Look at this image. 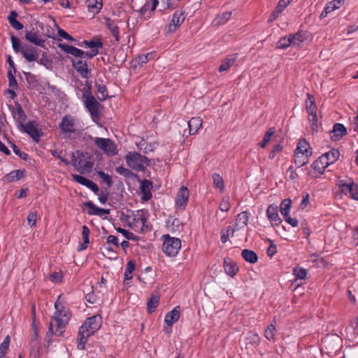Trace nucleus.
Masks as SVG:
<instances>
[{"label": "nucleus", "instance_id": "nucleus-1", "mask_svg": "<svg viewBox=\"0 0 358 358\" xmlns=\"http://www.w3.org/2000/svg\"><path fill=\"white\" fill-rule=\"evenodd\" d=\"M69 317L67 315H57L52 317L49 323L48 331L46 333L45 340L51 341L53 334L62 336L65 331V327L69 322Z\"/></svg>", "mask_w": 358, "mask_h": 358}, {"label": "nucleus", "instance_id": "nucleus-2", "mask_svg": "<svg viewBox=\"0 0 358 358\" xmlns=\"http://www.w3.org/2000/svg\"><path fill=\"white\" fill-rule=\"evenodd\" d=\"M125 159L127 165L137 171H143L150 165V159L136 152H129L127 154Z\"/></svg>", "mask_w": 358, "mask_h": 358}, {"label": "nucleus", "instance_id": "nucleus-3", "mask_svg": "<svg viewBox=\"0 0 358 358\" xmlns=\"http://www.w3.org/2000/svg\"><path fill=\"white\" fill-rule=\"evenodd\" d=\"M162 238L164 241L162 244L163 252L169 257H175L181 248L180 239L171 237L169 234L163 235Z\"/></svg>", "mask_w": 358, "mask_h": 358}, {"label": "nucleus", "instance_id": "nucleus-4", "mask_svg": "<svg viewBox=\"0 0 358 358\" xmlns=\"http://www.w3.org/2000/svg\"><path fill=\"white\" fill-rule=\"evenodd\" d=\"M58 48L64 52L80 59H84L85 57L92 59L99 53L97 49H92L90 51L84 52L80 49L65 43H59Z\"/></svg>", "mask_w": 358, "mask_h": 358}, {"label": "nucleus", "instance_id": "nucleus-5", "mask_svg": "<svg viewBox=\"0 0 358 358\" xmlns=\"http://www.w3.org/2000/svg\"><path fill=\"white\" fill-rule=\"evenodd\" d=\"M308 99L306 101V110L308 114L309 122H310V127L313 133L317 131V107L315 104L314 97L310 94H307Z\"/></svg>", "mask_w": 358, "mask_h": 358}, {"label": "nucleus", "instance_id": "nucleus-6", "mask_svg": "<svg viewBox=\"0 0 358 358\" xmlns=\"http://www.w3.org/2000/svg\"><path fill=\"white\" fill-rule=\"evenodd\" d=\"M78 156L76 153L72 152L71 154V164L75 169L81 173H84L88 171L92 167V162H91L87 158L85 157L83 152H78Z\"/></svg>", "mask_w": 358, "mask_h": 358}, {"label": "nucleus", "instance_id": "nucleus-7", "mask_svg": "<svg viewBox=\"0 0 358 358\" xmlns=\"http://www.w3.org/2000/svg\"><path fill=\"white\" fill-rule=\"evenodd\" d=\"M84 103L93 121L96 122L99 118L100 108L101 105L96 100L92 94H87V92L83 94Z\"/></svg>", "mask_w": 358, "mask_h": 358}, {"label": "nucleus", "instance_id": "nucleus-8", "mask_svg": "<svg viewBox=\"0 0 358 358\" xmlns=\"http://www.w3.org/2000/svg\"><path fill=\"white\" fill-rule=\"evenodd\" d=\"M78 120L70 115H66L62 118L59 128L64 134L70 136L77 131Z\"/></svg>", "mask_w": 358, "mask_h": 358}, {"label": "nucleus", "instance_id": "nucleus-9", "mask_svg": "<svg viewBox=\"0 0 358 358\" xmlns=\"http://www.w3.org/2000/svg\"><path fill=\"white\" fill-rule=\"evenodd\" d=\"M21 132L27 134L36 142H38L43 133L38 129V123L34 121H29L26 124H20L18 129Z\"/></svg>", "mask_w": 358, "mask_h": 358}, {"label": "nucleus", "instance_id": "nucleus-10", "mask_svg": "<svg viewBox=\"0 0 358 358\" xmlns=\"http://www.w3.org/2000/svg\"><path fill=\"white\" fill-rule=\"evenodd\" d=\"M95 145L105 154L108 155H114L116 154V145L110 138H95Z\"/></svg>", "mask_w": 358, "mask_h": 358}, {"label": "nucleus", "instance_id": "nucleus-11", "mask_svg": "<svg viewBox=\"0 0 358 358\" xmlns=\"http://www.w3.org/2000/svg\"><path fill=\"white\" fill-rule=\"evenodd\" d=\"M102 324L101 315H94L87 318L80 327H84V330L93 334L98 330Z\"/></svg>", "mask_w": 358, "mask_h": 358}, {"label": "nucleus", "instance_id": "nucleus-12", "mask_svg": "<svg viewBox=\"0 0 358 358\" xmlns=\"http://www.w3.org/2000/svg\"><path fill=\"white\" fill-rule=\"evenodd\" d=\"M72 66L80 74L82 78H88L90 74V71L87 67V62L83 60V59L76 58L72 59Z\"/></svg>", "mask_w": 358, "mask_h": 358}, {"label": "nucleus", "instance_id": "nucleus-13", "mask_svg": "<svg viewBox=\"0 0 358 358\" xmlns=\"http://www.w3.org/2000/svg\"><path fill=\"white\" fill-rule=\"evenodd\" d=\"M9 108L12 113V115L13 118L17 122V127L19 129L20 124H24V122L27 120V115L24 111L22 109V107L19 103H15V107H13L11 106H9Z\"/></svg>", "mask_w": 358, "mask_h": 358}, {"label": "nucleus", "instance_id": "nucleus-14", "mask_svg": "<svg viewBox=\"0 0 358 358\" xmlns=\"http://www.w3.org/2000/svg\"><path fill=\"white\" fill-rule=\"evenodd\" d=\"M185 19V15L184 12L181 10H176L172 17L171 22L169 24V33H173L179 27L182 23L184 22Z\"/></svg>", "mask_w": 358, "mask_h": 358}, {"label": "nucleus", "instance_id": "nucleus-15", "mask_svg": "<svg viewBox=\"0 0 358 358\" xmlns=\"http://www.w3.org/2000/svg\"><path fill=\"white\" fill-rule=\"evenodd\" d=\"M189 196L188 189L182 186L180 188L176 199V206L179 209H184L187 206L188 198Z\"/></svg>", "mask_w": 358, "mask_h": 358}, {"label": "nucleus", "instance_id": "nucleus-16", "mask_svg": "<svg viewBox=\"0 0 358 358\" xmlns=\"http://www.w3.org/2000/svg\"><path fill=\"white\" fill-rule=\"evenodd\" d=\"M20 53L28 62L37 61L38 58L37 49L31 45L23 44L22 50Z\"/></svg>", "mask_w": 358, "mask_h": 358}, {"label": "nucleus", "instance_id": "nucleus-17", "mask_svg": "<svg viewBox=\"0 0 358 358\" xmlns=\"http://www.w3.org/2000/svg\"><path fill=\"white\" fill-rule=\"evenodd\" d=\"M24 38L27 41L29 42L34 44L35 45L45 48V41L44 39H42L40 38L38 34L37 31H34V29H33L31 31H26Z\"/></svg>", "mask_w": 358, "mask_h": 358}, {"label": "nucleus", "instance_id": "nucleus-18", "mask_svg": "<svg viewBox=\"0 0 358 358\" xmlns=\"http://www.w3.org/2000/svg\"><path fill=\"white\" fill-rule=\"evenodd\" d=\"M332 134L331 138L332 141H337L342 138L343 136L347 134V129L341 123H336L331 132Z\"/></svg>", "mask_w": 358, "mask_h": 358}, {"label": "nucleus", "instance_id": "nucleus-19", "mask_svg": "<svg viewBox=\"0 0 358 358\" xmlns=\"http://www.w3.org/2000/svg\"><path fill=\"white\" fill-rule=\"evenodd\" d=\"M152 183L150 180H143L141 182V193L142 194V199L148 201L152 198L151 189Z\"/></svg>", "mask_w": 358, "mask_h": 358}, {"label": "nucleus", "instance_id": "nucleus-20", "mask_svg": "<svg viewBox=\"0 0 358 358\" xmlns=\"http://www.w3.org/2000/svg\"><path fill=\"white\" fill-rule=\"evenodd\" d=\"M90 333L84 330V327H80L78 335V350H85V344L88 341V338L92 336Z\"/></svg>", "mask_w": 358, "mask_h": 358}, {"label": "nucleus", "instance_id": "nucleus-21", "mask_svg": "<svg viewBox=\"0 0 358 358\" xmlns=\"http://www.w3.org/2000/svg\"><path fill=\"white\" fill-rule=\"evenodd\" d=\"M266 214L268 220L273 224L277 225L281 222V219L278 215V207L276 206L270 205L266 210Z\"/></svg>", "mask_w": 358, "mask_h": 358}, {"label": "nucleus", "instance_id": "nucleus-22", "mask_svg": "<svg viewBox=\"0 0 358 358\" xmlns=\"http://www.w3.org/2000/svg\"><path fill=\"white\" fill-rule=\"evenodd\" d=\"M354 185L355 182L352 178H348L347 180H339L338 181V186L341 192L345 195L350 194L351 189H352Z\"/></svg>", "mask_w": 358, "mask_h": 358}, {"label": "nucleus", "instance_id": "nucleus-23", "mask_svg": "<svg viewBox=\"0 0 358 358\" xmlns=\"http://www.w3.org/2000/svg\"><path fill=\"white\" fill-rule=\"evenodd\" d=\"M24 176V171H22L20 169L15 170L9 173L6 174L3 178V180L5 182H11L13 181H17L22 178H23Z\"/></svg>", "mask_w": 358, "mask_h": 358}, {"label": "nucleus", "instance_id": "nucleus-24", "mask_svg": "<svg viewBox=\"0 0 358 358\" xmlns=\"http://www.w3.org/2000/svg\"><path fill=\"white\" fill-rule=\"evenodd\" d=\"M326 157L322 155L317 160H315L313 164L312 168L317 171L320 173H322L324 169L329 166Z\"/></svg>", "mask_w": 358, "mask_h": 358}, {"label": "nucleus", "instance_id": "nucleus-25", "mask_svg": "<svg viewBox=\"0 0 358 358\" xmlns=\"http://www.w3.org/2000/svg\"><path fill=\"white\" fill-rule=\"evenodd\" d=\"M105 24L107 28L110 31V33L114 36L115 41L118 42L120 41L119 36V27L117 24L109 17L105 18Z\"/></svg>", "mask_w": 358, "mask_h": 358}, {"label": "nucleus", "instance_id": "nucleus-26", "mask_svg": "<svg viewBox=\"0 0 358 358\" xmlns=\"http://www.w3.org/2000/svg\"><path fill=\"white\" fill-rule=\"evenodd\" d=\"M202 122L203 121L200 117H192L188 122L189 134L190 135H194L196 133H197L198 130L201 128L202 125Z\"/></svg>", "mask_w": 358, "mask_h": 358}, {"label": "nucleus", "instance_id": "nucleus-27", "mask_svg": "<svg viewBox=\"0 0 358 358\" xmlns=\"http://www.w3.org/2000/svg\"><path fill=\"white\" fill-rule=\"evenodd\" d=\"M224 268L226 273L231 277L234 276L238 270L236 264L231 259L227 258L224 260Z\"/></svg>", "mask_w": 358, "mask_h": 358}, {"label": "nucleus", "instance_id": "nucleus-28", "mask_svg": "<svg viewBox=\"0 0 358 358\" xmlns=\"http://www.w3.org/2000/svg\"><path fill=\"white\" fill-rule=\"evenodd\" d=\"M294 152L312 155L311 148L306 139H301L299 141Z\"/></svg>", "mask_w": 358, "mask_h": 358}, {"label": "nucleus", "instance_id": "nucleus-29", "mask_svg": "<svg viewBox=\"0 0 358 358\" xmlns=\"http://www.w3.org/2000/svg\"><path fill=\"white\" fill-rule=\"evenodd\" d=\"M248 213L245 211L240 213L236 217V222L234 226L238 230L243 228L248 224Z\"/></svg>", "mask_w": 358, "mask_h": 358}, {"label": "nucleus", "instance_id": "nucleus-30", "mask_svg": "<svg viewBox=\"0 0 358 358\" xmlns=\"http://www.w3.org/2000/svg\"><path fill=\"white\" fill-rule=\"evenodd\" d=\"M242 257L250 264H255L258 260L257 255L252 250L244 249L241 252Z\"/></svg>", "mask_w": 358, "mask_h": 358}, {"label": "nucleus", "instance_id": "nucleus-31", "mask_svg": "<svg viewBox=\"0 0 358 358\" xmlns=\"http://www.w3.org/2000/svg\"><path fill=\"white\" fill-rule=\"evenodd\" d=\"M82 236L83 238V243L80 244L78 246V250H83L87 248L88 244L90 243V231L89 228L86 225H83L82 227Z\"/></svg>", "mask_w": 358, "mask_h": 358}, {"label": "nucleus", "instance_id": "nucleus-32", "mask_svg": "<svg viewBox=\"0 0 358 358\" xmlns=\"http://www.w3.org/2000/svg\"><path fill=\"white\" fill-rule=\"evenodd\" d=\"M310 155L300 154L294 152V163L297 167H301L306 165L308 161Z\"/></svg>", "mask_w": 358, "mask_h": 358}, {"label": "nucleus", "instance_id": "nucleus-33", "mask_svg": "<svg viewBox=\"0 0 358 358\" xmlns=\"http://www.w3.org/2000/svg\"><path fill=\"white\" fill-rule=\"evenodd\" d=\"M232 13L231 11L224 12L222 14L218 15L214 20L213 23L216 26H220L227 23L230 19Z\"/></svg>", "mask_w": 358, "mask_h": 358}, {"label": "nucleus", "instance_id": "nucleus-34", "mask_svg": "<svg viewBox=\"0 0 358 358\" xmlns=\"http://www.w3.org/2000/svg\"><path fill=\"white\" fill-rule=\"evenodd\" d=\"M290 38L292 39V45L300 46L301 44L306 39V33L303 31H298L296 34L294 35H289Z\"/></svg>", "mask_w": 358, "mask_h": 358}, {"label": "nucleus", "instance_id": "nucleus-35", "mask_svg": "<svg viewBox=\"0 0 358 358\" xmlns=\"http://www.w3.org/2000/svg\"><path fill=\"white\" fill-rule=\"evenodd\" d=\"M213 180V185L216 189H218L220 192L224 190V182L222 177L218 173H213L212 176Z\"/></svg>", "mask_w": 358, "mask_h": 358}, {"label": "nucleus", "instance_id": "nucleus-36", "mask_svg": "<svg viewBox=\"0 0 358 358\" xmlns=\"http://www.w3.org/2000/svg\"><path fill=\"white\" fill-rule=\"evenodd\" d=\"M102 6V0H88V8L91 12L97 13Z\"/></svg>", "mask_w": 358, "mask_h": 358}, {"label": "nucleus", "instance_id": "nucleus-37", "mask_svg": "<svg viewBox=\"0 0 358 358\" xmlns=\"http://www.w3.org/2000/svg\"><path fill=\"white\" fill-rule=\"evenodd\" d=\"M325 158L327 159L329 164H334L339 157V152L338 150L332 149L330 151L323 154Z\"/></svg>", "mask_w": 358, "mask_h": 358}, {"label": "nucleus", "instance_id": "nucleus-38", "mask_svg": "<svg viewBox=\"0 0 358 358\" xmlns=\"http://www.w3.org/2000/svg\"><path fill=\"white\" fill-rule=\"evenodd\" d=\"M180 315H166L164 322L169 327V329L166 327L165 328V331L167 334L170 333L171 326L179 320Z\"/></svg>", "mask_w": 358, "mask_h": 358}, {"label": "nucleus", "instance_id": "nucleus-39", "mask_svg": "<svg viewBox=\"0 0 358 358\" xmlns=\"http://www.w3.org/2000/svg\"><path fill=\"white\" fill-rule=\"evenodd\" d=\"M238 230L236 227H229L227 229H222L221 231V241L223 243H225L228 240L229 236H233L234 232Z\"/></svg>", "mask_w": 358, "mask_h": 358}, {"label": "nucleus", "instance_id": "nucleus-40", "mask_svg": "<svg viewBox=\"0 0 358 358\" xmlns=\"http://www.w3.org/2000/svg\"><path fill=\"white\" fill-rule=\"evenodd\" d=\"M292 201L289 199H284L280 204V213L284 217H287L289 215L291 208Z\"/></svg>", "mask_w": 358, "mask_h": 358}, {"label": "nucleus", "instance_id": "nucleus-41", "mask_svg": "<svg viewBox=\"0 0 358 358\" xmlns=\"http://www.w3.org/2000/svg\"><path fill=\"white\" fill-rule=\"evenodd\" d=\"M236 57L231 56V57L225 59L219 67V71L223 72L227 71L235 62Z\"/></svg>", "mask_w": 358, "mask_h": 358}, {"label": "nucleus", "instance_id": "nucleus-42", "mask_svg": "<svg viewBox=\"0 0 358 358\" xmlns=\"http://www.w3.org/2000/svg\"><path fill=\"white\" fill-rule=\"evenodd\" d=\"M135 270V262L130 260L127 262L124 271V278L126 280H131L132 278V273Z\"/></svg>", "mask_w": 358, "mask_h": 358}, {"label": "nucleus", "instance_id": "nucleus-43", "mask_svg": "<svg viewBox=\"0 0 358 358\" xmlns=\"http://www.w3.org/2000/svg\"><path fill=\"white\" fill-rule=\"evenodd\" d=\"M159 298L158 296L153 295L150 297L148 302V311L149 313H152L155 310V308L159 304Z\"/></svg>", "mask_w": 358, "mask_h": 358}, {"label": "nucleus", "instance_id": "nucleus-44", "mask_svg": "<svg viewBox=\"0 0 358 358\" xmlns=\"http://www.w3.org/2000/svg\"><path fill=\"white\" fill-rule=\"evenodd\" d=\"M344 0H334L329 2L325 8V13L328 14L334 11L335 9L340 8Z\"/></svg>", "mask_w": 358, "mask_h": 358}, {"label": "nucleus", "instance_id": "nucleus-45", "mask_svg": "<svg viewBox=\"0 0 358 358\" xmlns=\"http://www.w3.org/2000/svg\"><path fill=\"white\" fill-rule=\"evenodd\" d=\"M96 87L98 99L101 101L106 100L108 97V92L106 87L104 85L101 84L97 85Z\"/></svg>", "mask_w": 358, "mask_h": 358}, {"label": "nucleus", "instance_id": "nucleus-46", "mask_svg": "<svg viewBox=\"0 0 358 358\" xmlns=\"http://www.w3.org/2000/svg\"><path fill=\"white\" fill-rule=\"evenodd\" d=\"M290 45H292V44L289 35L280 38L277 43L278 48L280 49H285Z\"/></svg>", "mask_w": 358, "mask_h": 358}, {"label": "nucleus", "instance_id": "nucleus-47", "mask_svg": "<svg viewBox=\"0 0 358 358\" xmlns=\"http://www.w3.org/2000/svg\"><path fill=\"white\" fill-rule=\"evenodd\" d=\"M10 41L12 47L15 52H21L22 50V45L20 40L13 35H10Z\"/></svg>", "mask_w": 358, "mask_h": 358}, {"label": "nucleus", "instance_id": "nucleus-48", "mask_svg": "<svg viewBox=\"0 0 358 358\" xmlns=\"http://www.w3.org/2000/svg\"><path fill=\"white\" fill-rule=\"evenodd\" d=\"M10 344V337L9 336H7L4 341L1 343L0 345V358H3L7 352V350H8Z\"/></svg>", "mask_w": 358, "mask_h": 358}, {"label": "nucleus", "instance_id": "nucleus-49", "mask_svg": "<svg viewBox=\"0 0 358 358\" xmlns=\"http://www.w3.org/2000/svg\"><path fill=\"white\" fill-rule=\"evenodd\" d=\"M115 171L120 175H121L125 178H130L134 176V174L131 172V171H130L129 169H126L123 166L116 167Z\"/></svg>", "mask_w": 358, "mask_h": 358}, {"label": "nucleus", "instance_id": "nucleus-50", "mask_svg": "<svg viewBox=\"0 0 358 358\" xmlns=\"http://www.w3.org/2000/svg\"><path fill=\"white\" fill-rule=\"evenodd\" d=\"M293 273L296 277V279L303 280L307 275L306 270L303 268H295L293 270Z\"/></svg>", "mask_w": 358, "mask_h": 358}, {"label": "nucleus", "instance_id": "nucleus-51", "mask_svg": "<svg viewBox=\"0 0 358 358\" xmlns=\"http://www.w3.org/2000/svg\"><path fill=\"white\" fill-rule=\"evenodd\" d=\"M38 63L41 65L44 66L47 69H50L52 67V60L46 55V54H43L41 58L39 61H37Z\"/></svg>", "mask_w": 358, "mask_h": 358}, {"label": "nucleus", "instance_id": "nucleus-52", "mask_svg": "<svg viewBox=\"0 0 358 358\" xmlns=\"http://www.w3.org/2000/svg\"><path fill=\"white\" fill-rule=\"evenodd\" d=\"M231 208V204L229 202V199L227 196H224L222 198V200L220 204V210L223 212H227Z\"/></svg>", "mask_w": 358, "mask_h": 358}, {"label": "nucleus", "instance_id": "nucleus-53", "mask_svg": "<svg viewBox=\"0 0 358 358\" xmlns=\"http://www.w3.org/2000/svg\"><path fill=\"white\" fill-rule=\"evenodd\" d=\"M97 174L103 180V181L106 182L108 187H110L113 185V180L108 174L105 173L102 171H98Z\"/></svg>", "mask_w": 358, "mask_h": 358}, {"label": "nucleus", "instance_id": "nucleus-54", "mask_svg": "<svg viewBox=\"0 0 358 358\" xmlns=\"http://www.w3.org/2000/svg\"><path fill=\"white\" fill-rule=\"evenodd\" d=\"M7 76L8 79L9 87L13 89H16L17 87V83L11 70L8 71Z\"/></svg>", "mask_w": 358, "mask_h": 358}, {"label": "nucleus", "instance_id": "nucleus-55", "mask_svg": "<svg viewBox=\"0 0 358 358\" xmlns=\"http://www.w3.org/2000/svg\"><path fill=\"white\" fill-rule=\"evenodd\" d=\"M292 0H280L275 7L276 13H282Z\"/></svg>", "mask_w": 358, "mask_h": 358}, {"label": "nucleus", "instance_id": "nucleus-56", "mask_svg": "<svg viewBox=\"0 0 358 358\" xmlns=\"http://www.w3.org/2000/svg\"><path fill=\"white\" fill-rule=\"evenodd\" d=\"M72 178L74 181L85 187L87 185V183L90 181L89 179L77 174H72Z\"/></svg>", "mask_w": 358, "mask_h": 358}, {"label": "nucleus", "instance_id": "nucleus-57", "mask_svg": "<svg viewBox=\"0 0 358 358\" xmlns=\"http://www.w3.org/2000/svg\"><path fill=\"white\" fill-rule=\"evenodd\" d=\"M55 308L56 311L55 313H62L64 311V307L63 306V298L62 296H59L57 301L55 303Z\"/></svg>", "mask_w": 358, "mask_h": 358}, {"label": "nucleus", "instance_id": "nucleus-58", "mask_svg": "<svg viewBox=\"0 0 358 358\" xmlns=\"http://www.w3.org/2000/svg\"><path fill=\"white\" fill-rule=\"evenodd\" d=\"M275 330V329L273 324H271L269 326H268V327L265 330V336L268 340L271 341L273 339Z\"/></svg>", "mask_w": 358, "mask_h": 358}, {"label": "nucleus", "instance_id": "nucleus-59", "mask_svg": "<svg viewBox=\"0 0 358 358\" xmlns=\"http://www.w3.org/2000/svg\"><path fill=\"white\" fill-rule=\"evenodd\" d=\"M282 145H280V143L275 145L273 147V149L271 151L268 157L271 159H273L277 155V154H278L279 152H280L282 151Z\"/></svg>", "mask_w": 358, "mask_h": 358}, {"label": "nucleus", "instance_id": "nucleus-60", "mask_svg": "<svg viewBox=\"0 0 358 358\" xmlns=\"http://www.w3.org/2000/svg\"><path fill=\"white\" fill-rule=\"evenodd\" d=\"M57 34H58L59 36H60L66 40L71 41H75V39L70 34H69L66 31H64V29H62L59 27L57 29Z\"/></svg>", "mask_w": 358, "mask_h": 358}, {"label": "nucleus", "instance_id": "nucleus-61", "mask_svg": "<svg viewBox=\"0 0 358 358\" xmlns=\"http://www.w3.org/2000/svg\"><path fill=\"white\" fill-rule=\"evenodd\" d=\"M12 148H13V152L19 157H20L22 159H24V160H27V154L24 152H22L18 148L17 145H15V144H12L11 145Z\"/></svg>", "mask_w": 358, "mask_h": 358}, {"label": "nucleus", "instance_id": "nucleus-62", "mask_svg": "<svg viewBox=\"0 0 358 358\" xmlns=\"http://www.w3.org/2000/svg\"><path fill=\"white\" fill-rule=\"evenodd\" d=\"M117 231L122 234L128 240H134V235L133 233L129 232V231L122 229L121 227H118L117 229Z\"/></svg>", "mask_w": 358, "mask_h": 358}, {"label": "nucleus", "instance_id": "nucleus-63", "mask_svg": "<svg viewBox=\"0 0 358 358\" xmlns=\"http://www.w3.org/2000/svg\"><path fill=\"white\" fill-rule=\"evenodd\" d=\"M162 6L164 10L167 9H173L176 4L173 1V0H162Z\"/></svg>", "mask_w": 358, "mask_h": 358}, {"label": "nucleus", "instance_id": "nucleus-64", "mask_svg": "<svg viewBox=\"0 0 358 358\" xmlns=\"http://www.w3.org/2000/svg\"><path fill=\"white\" fill-rule=\"evenodd\" d=\"M37 220V213L36 212H31L28 215L27 222L28 224L31 227H33L36 224Z\"/></svg>", "mask_w": 358, "mask_h": 358}]
</instances>
